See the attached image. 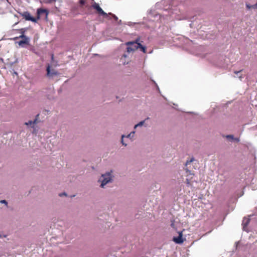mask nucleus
I'll list each match as a JSON object with an SVG mask.
<instances>
[{
  "instance_id": "10",
  "label": "nucleus",
  "mask_w": 257,
  "mask_h": 257,
  "mask_svg": "<svg viewBox=\"0 0 257 257\" xmlns=\"http://www.w3.org/2000/svg\"><path fill=\"white\" fill-rule=\"evenodd\" d=\"M47 74L49 77H53L54 75H57L58 72L54 70H51V66L48 65L47 67Z\"/></svg>"
},
{
  "instance_id": "26",
  "label": "nucleus",
  "mask_w": 257,
  "mask_h": 257,
  "mask_svg": "<svg viewBox=\"0 0 257 257\" xmlns=\"http://www.w3.org/2000/svg\"><path fill=\"white\" fill-rule=\"evenodd\" d=\"M123 57L126 58L127 56L126 54H123L122 56Z\"/></svg>"
},
{
  "instance_id": "25",
  "label": "nucleus",
  "mask_w": 257,
  "mask_h": 257,
  "mask_svg": "<svg viewBox=\"0 0 257 257\" xmlns=\"http://www.w3.org/2000/svg\"><path fill=\"white\" fill-rule=\"evenodd\" d=\"M15 63H14V62H11V63H10V65H11V66H13Z\"/></svg>"
},
{
  "instance_id": "29",
  "label": "nucleus",
  "mask_w": 257,
  "mask_h": 257,
  "mask_svg": "<svg viewBox=\"0 0 257 257\" xmlns=\"http://www.w3.org/2000/svg\"><path fill=\"white\" fill-rule=\"evenodd\" d=\"M80 3H81V4H83V3H84V2H83V1H81Z\"/></svg>"
},
{
  "instance_id": "32",
  "label": "nucleus",
  "mask_w": 257,
  "mask_h": 257,
  "mask_svg": "<svg viewBox=\"0 0 257 257\" xmlns=\"http://www.w3.org/2000/svg\"><path fill=\"white\" fill-rule=\"evenodd\" d=\"M187 172H190V171H189L188 170H186Z\"/></svg>"
},
{
  "instance_id": "16",
  "label": "nucleus",
  "mask_w": 257,
  "mask_h": 257,
  "mask_svg": "<svg viewBox=\"0 0 257 257\" xmlns=\"http://www.w3.org/2000/svg\"><path fill=\"white\" fill-rule=\"evenodd\" d=\"M234 74L236 76H234V77H238L239 78H241V70L234 71Z\"/></svg>"
},
{
  "instance_id": "13",
  "label": "nucleus",
  "mask_w": 257,
  "mask_h": 257,
  "mask_svg": "<svg viewBox=\"0 0 257 257\" xmlns=\"http://www.w3.org/2000/svg\"><path fill=\"white\" fill-rule=\"evenodd\" d=\"M36 122H37V118H35L34 120H29L28 121L26 122L25 123V124L26 125H30L32 128H34L35 124H36Z\"/></svg>"
},
{
  "instance_id": "1",
  "label": "nucleus",
  "mask_w": 257,
  "mask_h": 257,
  "mask_svg": "<svg viewBox=\"0 0 257 257\" xmlns=\"http://www.w3.org/2000/svg\"><path fill=\"white\" fill-rule=\"evenodd\" d=\"M255 150L252 145L249 143H242V156L247 157V164L249 168L244 169V178L245 183L248 185L252 183L253 179V174L257 169V159L255 156Z\"/></svg>"
},
{
  "instance_id": "30",
  "label": "nucleus",
  "mask_w": 257,
  "mask_h": 257,
  "mask_svg": "<svg viewBox=\"0 0 257 257\" xmlns=\"http://www.w3.org/2000/svg\"><path fill=\"white\" fill-rule=\"evenodd\" d=\"M239 242L238 241L237 243V245H239Z\"/></svg>"
},
{
  "instance_id": "8",
  "label": "nucleus",
  "mask_w": 257,
  "mask_h": 257,
  "mask_svg": "<svg viewBox=\"0 0 257 257\" xmlns=\"http://www.w3.org/2000/svg\"><path fill=\"white\" fill-rule=\"evenodd\" d=\"M20 38H21L23 39V40L20 41L18 42V44L24 47L23 44H28L29 41V38L27 37L25 35H22L20 36Z\"/></svg>"
},
{
  "instance_id": "23",
  "label": "nucleus",
  "mask_w": 257,
  "mask_h": 257,
  "mask_svg": "<svg viewBox=\"0 0 257 257\" xmlns=\"http://www.w3.org/2000/svg\"><path fill=\"white\" fill-rule=\"evenodd\" d=\"M194 160V158H192L189 160V162L191 163V162H192Z\"/></svg>"
},
{
  "instance_id": "22",
  "label": "nucleus",
  "mask_w": 257,
  "mask_h": 257,
  "mask_svg": "<svg viewBox=\"0 0 257 257\" xmlns=\"http://www.w3.org/2000/svg\"><path fill=\"white\" fill-rule=\"evenodd\" d=\"M191 162H189V160H188L186 161L185 163V166H187L189 164H190Z\"/></svg>"
},
{
  "instance_id": "20",
  "label": "nucleus",
  "mask_w": 257,
  "mask_h": 257,
  "mask_svg": "<svg viewBox=\"0 0 257 257\" xmlns=\"http://www.w3.org/2000/svg\"><path fill=\"white\" fill-rule=\"evenodd\" d=\"M246 8L248 10H249L251 8H252V7H251L252 5H250L249 4H246Z\"/></svg>"
},
{
  "instance_id": "7",
  "label": "nucleus",
  "mask_w": 257,
  "mask_h": 257,
  "mask_svg": "<svg viewBox=\"0 0 257 257\" xmlns=\"http://www.w3.org/2000/svg\"><path fill=\"white\" fill-rule=\"evenodd\" d=\"M223 137L226 138L229 142L231 143H238L240 141L239 138H235L231 135L223 136Z\"/></svg>"
},
{
  "instance_id": "4",
  "label": "nucleus",
  "mask_w": 257,
  "mask_h": 257,
  "mask_svg": "<svg viewBox=\"0 0 257 257\" xmlns=\"http://www.w3.org/2000/svg\"><path fill=\"white\" fill-rule=\"evenodd\" d=\"M92 7L94 9L96 10L100 15L103 16L105 18H107L108 17V14L104 12V11L99 6L98 4L94 3V4L92 5Z\"/></svg>"
},
{
  "instance_id": "21",
  "label": "nucleus",
  "mask_w": 257,
  "mask_h": 257,
  "mask_svg": "<svg viewBox=\"0 0 257 257\" xmlns=\"http://www.w3.org/2000/svg\"><path fill=\"white\" fill-rule=\"evenodd\" d=\"M63 195L66 196V195H67V194H66V193H65V192H64V193H61V194H59V196H62Z\"/></svg>"
},
{
  "instance_id": "31",
  "label": "nucleus",
  "mask_w": 257,
  "mask_h": 257,
  "mask_svg": "<svg viewBox=\"0 0 257 257\" xmlns=\"http://www.w3.org/2000/svg\"><path fill=\"white\" fill-rule=\"evenodd\" d=\"M15 74H16V75L18 74V73L16 72H15Z\"/></svg>"
},
{
  "instance_id": "9",
  "label": "nucleus",
  "mask_w": 257,
  "mask_h": 257,
  "mask_svg": "<svg viewBox=\"0 0 257 257\" xmlns=\"http://www.w3.org/2000/svg\"><path fill=\"white\" fill-rule=\"evenodd\" d=\"M37 15H38L37 19H38V20H39L40 18V16L43 14H44L45 15L46 17L47 18L49 12L46 9H38L37 10Z\"/></svg>"
},
{
  "instance_id": "18",
  "label": "nucleus",
  "mask_w": 257,
  "mask_h": 257,
  "mask_svg": "<svg viewBox=\"0 0 257 257\" xmlns=\"http://www.w3.org/2000/svg\"><path fill=\"white\" fill-rule=\"evenodd\" d=\"M56 2V0H46V3L47 4H52Z\"/></svg>"
},
{
  "instance_id": "35",
  "label": "nucleus",
  "mask_w": 257,
  "mask_h": 257,
  "mask_svg": "<svg viewBox=\"0 0 257 257\" xmlns=\"http://www.w3.org/2000/svg\"><path fill=\"white\" fill-rule=\"evenodd\" d=\"M2 237V235H1V234H0V237Z\"/></svg>"
},
{
  "instance_id": "17",
  "label": "nucleus",
  "mask_w": 257,
  "mask_h": 257,
  "mask_svg": "<svg viewBox=\"0 0 257 257\" xmlns=\"http://www.w3.org/2000/svg\"><path fill=\"white\" fill-rule=\"evenodd\" d=\"M108 14V16L109 15H111L113 17V18L115 20V21H117L118 20V18L116 16H115V15L114 14H112V13H109Z\"/></svg>"
},
{
  "instance_id": "2",
  "label": "nucleus",
  "mask_w": 257,
  "mask_h": 257,
  "mask_svg": "<svg viewBox=\"0 0 257 257\" xmlns=\"http://www.w3.org/2000/svg\"><path fill=\"white\" fill-rule=\"evenodd\" d=\"M112 181L111 174L109 172L106 173L101 175V178L99 179V182H101L100 187L104 188L105 185Z\"/></svg>"
},
{
  "instance_id": "34",
  "label": "nucleus",
  "mask_w": 257,
  "mask_h": 257,
  "mask_svg": "<svg viewBox=\"0 0 257 257\" xmlns=\"http://www.w3.org/2000/svg\"><path fill=\"white\" fill-rule=\"evenodd\" d=\"M243 194V193L242 192V194H241V195L242 196Z\"/></svg>"
},
{
  "instance_id": "24",
  "label": "nucleus",
  "mask_w": 257,
  "mask_h": 257,
  "mask_svg": "<svg viewBox=\"0 0 257 257\" xmlns=\"http://www.w3.org/2000/svg\"><path fill=\"white\" fill-rule=\"evenodd\" d=\"M18 58H17V59H16V60H15L14 63H18Z\"/></svg>"
},
{
  "instance_id": "3",
  "label": "nucleus",
  "mask_w": 257,
  "mask_h": 257,
  "mask_svg": "<svg viewBox=\"0 0 257 257\" xmlns=\"http://www.w3.org/2000/svg\"><path fill=\"white\" fill-rule=\"evenodd\" d=\"M140 38H137L135 41L128 42L126 43L127 47V52H133L138 49V47L136 44H138Z\"/></svg>"
},
{
  "instance_id": "14",
  "label": "nucleus",
  "mask_w": 257,
  "mask_h": 257,
  "mask_svg": "<svg viewBox=\"0 0 257 257\" xmlns=\"http://www.w3.org/2000/svg\"><path fill=\"white\" fill-rule=\"evenodd\" d=\"M135 45H136L138 47V49L139 48H140L141 49V50L143 52V53H146V48L145 46H143L140 43H138V44H136Z\"/></svg>"
},
{
  "instance_id": "28",
  "label": "nucleus",
  "mask_w": 257,
  "mask_h": 257,
  "mask_svg": "<svg viewBox=\"0 0 257 257\" xmlns=\"http://www.w3.org/2000/svg\"><path fill=\"white\" fill-rule=\"evenodd\" d=\"M121 20H119V21H118V24H121Z\"/></svg>"
},
{
  "instance_id": "12",
  "label": "nucleus",
  "mask_w": 257,
  "mask_h": 257,
  "mask_svg": "<svg viewBox=\"0 0 257 257\" xmlns=\"http://www.w3.org/2000/svg\"><path fill=\"white\" fill-rule=\"evenodd\" d=\"M249 220L250 219L248 218H244L242 221L243 222H242V225H243V230H245L246 232L248 231L247 229H246V227L248 223H249Z\"/></svg>"
},
{
  "instance_id": "33",
  "label": "nucleus",
  "mask_w": 257,
  "mask_h": 257,
  "mask_svg": "<svg viewBox=\"0 0 257 257\" xmlns=\"http://www.w3.org/2000/svg\"><path fill=\"white\" fill-rule=\"evenodd\" d=\"M52 59H53V55L52 56Z\"/></svg>"
},
{
  "instance_id": "6",
  "label": "nucleus",
  "mask_w": 257,
  "mask_h": 257,
  "mask_svg": "<svg viewBox=\"0 0 257 257\" xmlns=\"http://www.w3.org/2000/svg\"><path fill=\"white\" fill-rule=\"evenodd\" d=\"M23 16L26 20L32 21L33 22L36 23L38 20V19L32 17L30 13L28 12H24L23 14Z\"/></svg>"
},
{
  "instance_id": "19",
  "label": "nucleus",
  "mask_w": 257,
  "mask_h": 257,
  "mask_svg": "<svg viewBox=\"0 0 257 257\" xmlns=\"http://www.w3.org/2000/svg\"><path fill=\"white\" fill-rule=\"evenodd\" d=\"M0 203L2 204H5L6 205H8V202L6 200H2L0 201Z\"/></svg>"
},
{
  "instance_id": "11",
  "label": "nucleus",
  "mask_w": 257,
  "mask_h": 257,
  "mask_svg": "<svg viewBox=\"0 0 257 257\" xmlns=\"http://www.w3.org/2000/svg\"><path fill=\"white\" fill-rule=\"evenodd\" d=\"M135 133V131H133L130 134L127 135L126 136H124V135H122V136H121V138H122L121 143H122V144L123 145H124V146H126L127 145H126V144L124 143L123 140V138L124 137L130 138H133V137H134V135Z\"/></svg>"
},
{
  "instance_id": "5",
  "label": "nucleus",
  "mask_w": 257,
  "mask_h": 257,
  "mask_svg": "<svg viewBox=\"0 0 257 257\" xmlns=\"http://www.w3.org/2000/svg\"><path fill=\"white\" fill-rule=\"evenodd\" d=\"M182 231L179 232V235L177 237H173V240L177 244H181L184 241V239L183 238Z\"/></svg>"
},
{
  "instance_id": "15",
  "label": "nucleus",
  "mask_w": 257,
  "mask_h": 257,
  "mask_svg": "<svg viewBox=\"0 0 257 257\" xmlns=\"http://www.w3.org/2000/svg\"><path fill=\"white\" fill-rule=\"evenodd\" d=\"M145 122V120L140 121V122H139L138 123H137V124H136L135 125L134 128H136L137 127H139V126H143Z\"/></svg>"
},
{
  "instance_id": "27",
  "label": "nucleus",
  "mask_w": 257,
  "mask_h": 257,
  "mask_svg": "<svg viewBox=\"0 0 257 257\" xmlns=\"http://www.w3.org/2000/svg\"><path fill=\"white\" fill-rule=\"evenodd\" d=\"M186 181H187V184L188 185L189 184V181L188 179H187Z\"/></svg>"
}]
</instances>
